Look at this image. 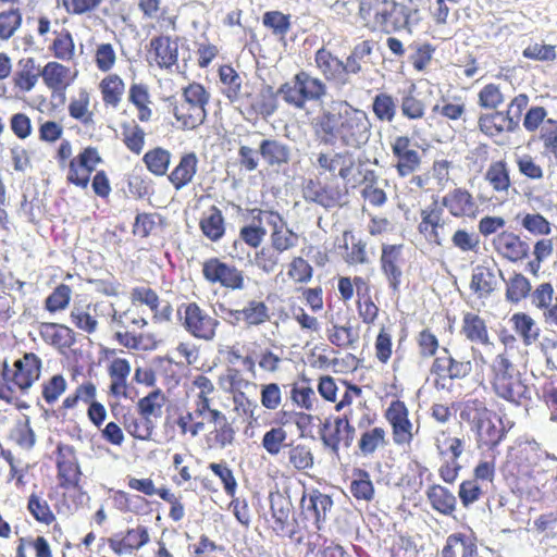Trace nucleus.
<instances>
[{
	"instance_id": "1",
	"label": "nucleus",
	"mask_w": 557,
	"mask_h": 557,
	"mask_svg": "<svg viewBox=\"0 0 557 557\" xmlns=\"http://www.w3.org/2000/svg\"><path fill=\"white\" fill-rule=\"evenodd\" d=\"M311 128L320 144L352 150L366 147L372 135L368 113L347 101L323 109L312 120Z\"/></svg>"
},
{
	"instance_id": "2",
	"label": "nucleus",
	"mask_w": 557,
	"mask_h": 557,
	"mask_svg": "<svg viewBox=\"0 0 557 557\" xmlns=\"http://www.w3.org/2000/svg\"><path fill=\"white\" fill-rule=\"evenodd\" d=\"M418 10L396 0H358V18L361 26L372 34L391 35L401 30L412 32V15Z\"/></svg>"
},
{
	"instance_id": "3",
	"label": "nucleus",
	"mask_w": 557,
	"mask_h": 557,
	"mask_svg": "<svg viewBox=\"0 0 557 557\" xmlns=\"http://www.w3.org/2000/svg\"><path fill=\"white\" fill-rule=\"evenodd\" d=\"M210 98L209 90L201 83L191 82L182 87L177 97L169 99L174 125L183 132L198 129L207 120Z\"/></svg>"
},
{
	"instance_id": "4",
	"label": "nucleus",
	"mask_w": 557,
	"mask_h": 557,
	"mask_svg": "<svg viewBox=\"0 0 557 557\" xmlns=\"http://www.w3.org/2000/svg\"><path fill=\"white\" fill-rule=\"evenodd\" d=\"M460 417L470 424L478 448L493 450L507 435L502 418L487 408L484 399H468Z\"/></svg>"
},
{
	"instance_id": "5",
	"label": "nucleus",
	"mask_w": 557,
	"mask_h": 557,
	"mask_svg": "<svg viewBox=\"0 0 557 557\" xmlns=\"http://www.w3.org/2000/svg\"><path fill=\"white\" fill-rule=\"evenodd\" d=\"M42 360L35 352H25L9 364L3 361L0 373V399L12 404L16 392L26 394L40 379Z\"/></svg>"
},
{
	"instance_id": "6",
	"label": "nucleus",
	"mask_w": 557,
	"mask_h": 557,
	"mask_svg": "<svg viewBox=\"0 0 557 557\" xmlns=\"http://www.w3.org/2000/svg\"><path fill=\"white\" fill-rule=\"evenodd\" d=\"M490 384L494 394L515 405L530 398V391L521 373L504 350L497 354L490 364Z\"/></svg>"
},
{
	"instance_id": "7",
	"label": "nucleus",
	"mask_w": 557,
	"mask_h": 557,
	"mask_svg": "<svg viewBox=\"0 0 557 557\" xmlns=\"http://www.w3.org/2000/svg\"><path fill=\"white\" fill-rule=\"evenodd\" d=\"M327 94L326 85L315 76L301 70L282 84L277 95L296 110H304L308 102H320Z\"/></svg>"
},
{
	"instance_id": "8",
	"label": "nucleus",
	"mask_w": 557,
	"mask_h": 557,
	"mask_svg": "<svg viewBox=\"0 0 557 557\" xmlns=\"http://www.w3.org/2000/svg\"><path fill=\"white\" fill-rule=\"evenodd\" d=\"M417 225L419 236L431 247H442L450 235V220L437 200L422 208Z\"/></svg>"
},
{
	"instance_id": "9",
	"label": "nucleus",
	"mask_w": 557,
	"mask_h": 557,
	"mask_svg": "<svg viewBox=\"0 0 557 557\" xmlns=\"http://www.w3.org/2000/svg\"><path fill=\"white\" fill-rule=\"evenodd\" d=\"M177 315L184 330L193 337L206 342L215 337L220 321L196 301L182 304Z\"/></svg>"
},
{
	"instance_id": "10",
	"label": "nucleus",
	"mask_w": 557,
	"mask_h": 557,
	"mask_svg": "<svg viewBox=\"0 0 557 557\" xmlns=\"http://www.w3.org/2000/svg\"><path fill=\"white\" fill-rule=\"evenodd\" d=\"M383 416L391 428L393 443L398 447H410L420 428L411 421L407 404L399 398L393 399Z\"/></svg>"
},
{
	"instance_id": "11",
	"label": "nucleus",
	"mask_w": 557,
	"mask_h": 557,
	"mask_svg": "<svg viewBox=\"0 0 557 557\" xmlns=\"http://www.w3.org/2000/svg\"><path fill=\"white\" fill-rule=\"evenodd\" d=\"M201 274L207 283L227 290H242L246 286L244 271L219 257L206 259L201 264Z\"/></svg>"
},
{
	"instance_id": "12",
	"label": "nucleus",
	"mask_w": 557,
	"mask_h": 557,
	"mask_svg": "<svg viewBox=\"0 0 557 557\" xmlns=\"http://www.w3.org/2000/svg\"><path fill=\"white\" fill-rule=\"evenodd\" d=\"M393 168L398 177H408L414 174L422 164V156L418 145L408 135H397L391 143Z\"/></svg>"
},
{
	"instance_id": "13",
	"label": "nucleus",
	"mask_w": 557,
	"mask_h": 557,
	"mask_svg": "<svg viewBox=\"0 0 557 557\" xmlns=\"http://www.w3.org/2000/svg\"><path fill=\"white\" fill-rule=\"evenodd\" d=\"M100 163H102V158L97 147L87 146L83 148L63 170L66 173V183L86 189L92 173Z\"/></svg>"
},
{
	"instance_id": "14",
	"label": "nucleus",
	"mask_w": 557,
	"mask_h": 557,
	"mask_svg": "<svg viewBox=\"0 0 557 557\" xmlns=\"http://www.w3.org/2000/svg\"><path fill=\"white\" fill-rule=\"evenodd\" d=\"M257 212L256 219L259 221L263 215L267 224L270 227V245L276 249L281 255L295 249L298 244L300 236L288 227L287 222L284 218L274 210H261L253 209L252 213Z\"/></svg>"
},
{
	"instance_id": "15",
	"label": "nucleus",
	"mask_w": 557,
	"mask_h": 557,
	"mask_svg": "<svg viewBox=\"0 0 557 557\" xmlns=\"http://www.w3.org/2000/svg\"><path fill=\"white\" fill-rule=\"evenodd\" d=\"M58 484L63 490L81 488L82 469L72 445L59 443L55 448Z\"/></svg>"
},
{
	"instance_id": "16",
	"label": "nucleus",
	"mask_w": 557,
	"mask_h": 557,
	"mask_svg": "<svg viewBox=\"0 0 557 557\" xmlns=\"http://www.w3.org/2000/svg\"><path fill=\"white\" fill-rule=\"evenodd\" d=\"M102 541L115 556H131L149 544L150 531L145 524H136L124 531L115 532Z\"/></svg>"
},
{
	"instance_id": "17",
	"label": "nucleus",
	"mask_w": 557,
	"mask_h": 557,
	"mask_svg": "<svg viewBox=\"0 0 557 557\" xmlns=\"http://www.w3.org/2000/svg\"><path fill=\"white\" fill-rule=\"evenodd\" d=\"M320 438L323 445L329 448L333 454L338 455L341 444L348 448L355 437V428L349 421L347 414L335 417L333 420L326 419L322 423L320 431Z\"/></svg>"
},
{
	"instance_id": "18",
	"label": "nucleus",
	"mask_w": 557,
	"mask_h": 557,
	"mask_svg": "<svg viewBox=\"0 0 557 557\" xmlns=\"http://www.w3.org/2000/svg\"><path fill=\"white\" fill-rule=\"evenodd\" d=\"M332 507V497L318 488L304 491L300 498L301 517L304 520L311 522L317 531L322 530Z\"/></svg>"
},
{
	"instance_id": "19",
	"label": "nucleus",
	"mask_w": 557,
	"mask_h": 557,
	"mask_svg": "<svg viewBox=\"0 0 557 557\" xmlns=\"http://www.w3.org/2000/svg\"><path fill=\"white\" fill-rule=\"evenodd\" d=\"M438 203L455 219L474 220L480 213V206L473 194L461 186L448 190Z\"/></svg>"
},
{
	"instance_id": "20",
	"label": "nucleus",
	"mask_w": 557,
	"mask_h": 557,
	"mask_svg": "<svg viewBox=\"0 0 557 557\" xmlns=\"http://www.w3.org/2000/svg\"><path fill=\"white\" fill-rule=\"evenodd\" d=\"M315 165L320 174L329 173L349 182L356 166V160L348 150L321 151L317 154Z\"/></svg>"
},
{
	"instance_id": "21",
	"label": "nucleus",
	"mask_w": 557,
	"mask_h": 557,
	"mask_svg": "<svg viewBox=\"0 0 557 557\" xmlns=\"http://www.w3.org/2000/svg\"><path fill=\"white\" fill-rule=\"evenodd\" d=\"M445 356L433 359L430 372L433 375L450 380H463L473 371L472 360L467 357L456 358L450 355L448 348H443Z\"/></svg>"
},
{
	"instance_id": "22",
	"label": "nucleus",
	"mask_w": 557,
	"mask_h": 557,
	"mask_svg": "<svg viewBox=\"0 0 557 557\" xmlns=\"http://www.w3.org/2000/svg\"><path fill=\"white\" fill-rule=\"evenodd\" d=\"M129 300L133 306L141 305L148 307L152 312V320L156 323L170 322L173 315V307L170 302L162 301L159 294L149 286H135L131 289Z\"/></svg>"
},
{
	"instance_id": "23",
	"label": "nucleus",
	"mask_w": 557,
	"mask_h": 557,
	"mask_svg": "<svg viewBox=\"0 0 557 557\" xmlns=\"http://www.w3.org/2000/svg\"><path fill=\"white\" fill-rule=\"evenodd\" d=\"M403 244H383L380 258L381 271L393 292H398L403 277Z\"/></svg>"
},
{
	"instance_id": "24",
	"label": "nucleus",
	"mask_w": 557,
	"mask_h": 557,
	"mask_svg": "<svg viewBox=\"0 0 557 557\" xmlns=\"http://www.w3.org/2000/svg\"><path fill=\"white\" fill-rule=\"evenodd\" d=\"M148 58L160 69L169 70L178 61V39L169 35H158L150 39Z\"/></svg>"
},
{
	"instance_id": "25",
	"label": "nucleus",
	"mask_w": 557,
	"mask_h": 557,
	"mask_svg": "<svg viewBox=\"0 0 557 557\" xmlns=\"http://www.w3.org/2000/svg\"><path fill=\"white\" fill-rule=\"evenodd\" d=\"M304 198L325 209L339 206L346 191L338 185L322 184L318 180H308L302 188Z\"/></svg>"
},
{
	"instance_id": "26",
	"label": "nucleus",
	"mask_w": 557,
	"mask_h": 557,
	"mask_svg": "<svg viewBox=\"0 0 557 557\" xmlns=\"http://www.w3.org/2000/svg\"><path fill=\"white\" fill-rule=\"evenodd\" d=\"M478 129L488 138H496L505 133L516 132L518 120L513 119L508 111L493 110L479 115Z\"/></svg>"
},
{
	"instance_id": "27",
	"label": "nucleus",
	"mask_w": 557,
	"mask_h": 557,
	"mask_svg": "<svg viewBox=\"0 0 557 557\" xmlns=\"http://www.w3.org/2000/svg\"><path fill=\"white\" fill-rule=\"evenodd\" d=\"M42 75L41 66L34 57H23L16 62L11 82L13 89L23 95L30 92Z\"/></svg>"
},
{
	"instance_id": "28",
	"label": "nucleus",
	"mask_w": 557,
	"mask_h": 557,
	"mask_svg": "<svg viewBox=\"0 0 557 557\" xmlns=\"http://www.w3.org/2000/svg\"><path fill=\"white\" fill-rule=\"evenodd\" d=\"M209 421L213 429L206 434V443L211 449H224L235 442L236 431L227 417L219 409L209 413Z\"/></svg>"
},
{
	"instance_id": "29",
	"label": "nucleus",
	"mask_w": 557,
	"mask_h": 557,
	"mask_svg": "<svg viewBox=\"0 0 557 557\" xmlns=\"http://www.w3.org/2000/svg\"><path fill=\"white\" fill-rule=\"evenodd\" d=\"M493 247L500 257L513 263L523 261L530 252L529 244L508 231H503L494 237Z\"/></svg>"
},
{
	"instance_id": "30",
	"label": "nucleus",
	"mask_w": 557,
	"mask_h": 557,
	"mask_svg": "<svg viewBox=\"0 0 557 557\" xmlns=\"http://www.w3.org/2000/svg\"><path fill=\"white\" fill-rule=\"evenodd\" d=\"M137 7L143 20L156 21L160 29H177L178 15L163 3V0H138Z\"/></svg>"
},
{
	"instance_id": "31",
	"label": "nucleus",
	"mask_w": 557,
	"mask_h": 557,
	"mask_svg": "<svg viewBox=\"0 0 557 557\" xmlns=\"http://www.w3.org/2000/svg\"><path fill=\"white\" fill-rule=\"evenodd\" d=\"M243 106L249 115L267 119L277 109V92L275 94L271 86L262 87L257 92H246Z\"/></svg>"
},
{
	"instance_id": "32",
	"label": "nucleus",
	"mask_w": 557,
	"mask_h": 557,
	"mask_svg": "<svg viewBox=\"0 0 557 557\" xmlns=\"http://www.w3.org/2000/svg\"><path fill=\"white\" fill-rule=\"evenodd\" d=\"M536 470L519 469L513 463H506V480L513 493L520 497L531 498L540 493Z\"/></svg>"
},
{
	"instance_id": "33",
	"label": "nucleus",
	"mask_w": 557,
	"mask_h": 557,
	"mask_svg": "<svg viewBox=\"0 0 557 557\" xmlns=\"http://www.w3.org/2000/svg\"><path fill=\"white\" fill-rule=\"evenodd\" d=\"M37 331L45 344L60 351L71 348L76 342L75 332L62 323L40 322Z\"/></svg>"
},
{
	"instance_id": "34",
	"label": "nucleus",
	"mask_w": 557,
	"mask_h": 557,
	"mask_svg": "<svg viewBox=\"0 0 557 557\" xmlns=\"http://www.w3.org/2000/svg\"><path fill=\"white\" fill-rule=\"evenodd\" d=\"M293 416L298 417L300 420L310 421L311 416L304 412H287L283 411L281 416V424L276 426H272L268 430L261 440V445L263 449L271 456H277L282 449L287 448L288 444L286 443L288 434L284 429V424L288 422V418Z\"/></svg>"
},
{
	"instance_id": "35",
	"label": "nucleus",
	"mask_w": 557,
	"mask_h": 557,
	"mask_svg": "<svg viewBox=\"0 0 557 557\" xmlns=\"http://www.w3.org/2000/svg\"><path fill=\"white\" fill-rule=\"evenodd\" d=\"M199 159L194 151L185 152L180 157L178 162L168 173V181L178 191L189 185L198 172Z\"/></svg>"
},
{
	"instance_id": "36",
	"label": "nucleus",
	"mask_w": 557,
	"mask_h": 557,
	"mask_svg": "<svg viewBox=\"0 0 557 557\" xmlns=\"http://www.w3.org/2000/svg\"><path fill=\"white\" fill-rule=\"evenodd\" d=\"M460 334L471 344L481 346L491 344L487 322L476 312L462 313Z\"/></svg>"
},
{
	"instance_id": "37",
	"label": "nucleus",
	"mask_w": 557,
	"mask_h": 557,
	"mask_svg": "<svg viewBox=\"0 0 557 557\" xmlns=\"http://www.w3.org/2000/svg\"><path fill=\"white\" fill-rule=\"evenodd\" d=\"M456 547H461V557H482L474 532H455L446 537L440 557H456Z\"/></svg>"
},
{
	"instance_id": "38",
	"label": "nucleus",
	"mask_w": 557,
	"mask_h": 557,
	"mask_svg": "<svg viewBox=\"0 0 557 557\" xmlns=\"http://www.w3.org/2000/svg\"><path fill=\"white\" fill-rule=\"evenodd\" d=\"M131 363L126 358L114 357L107 367L110 377L109 394L115 398L127 397V379L131 374Z\"/></svg>"
},
{
	"instance_id": "39",
	"label": "nucleus",
	"mask_w": 557,
	"mask_h": 557,
	"mask_svg": "<svg viewBox=\"0 0 557 557\" xmlns=\"http://www.w3.org/2000/svg\"><path fill=\"white\" fill-rule=\"evenodd\" d=\"M483 178L492 190L500 196H508L512 187L510 168L505 159L492 161Z\"/></svg>"
},
{
	"instance_id": "40",
	"label": "nucleus",
	"mask_w": 557,
	"mask_h": 557,
	"mask_svg": "<svg viewBox=\"0 0 557 557\" xmlns=\"http://www.w3.org/2000/svg\"><path fill=\"white\" fill-rule=\"evenodd\" d=\"M40 76L46 87L52 91H64L74 81L75 75L69 66L58 60L47 62L41 67Z\"/></svg>"
},
{
	"instance_id": "41",
	"label": "nucleus",
	"mask_w": 557,
	"mask_h": 557,
	"mask_svg": "<svg viewBox=\"0 0 557 557\" xmlns=\"http://www.w3.org/2000/svg\"><path fill=\"white\" fill-rule=\"evenodd\" d=\"M258 152L264 163L271 168L288 164L292 159L290 147L276 138L262 139Z\"/></svg>"
},
{
	"instance_id": "42",
	"label": "nucleus",
	"mask_w": 557,
	"mask_h": 557,
	"mask_svg": "<svg viewBox=\"0 0 557 557\" xmlns=\"http://www.w3.org/2000/svg\"><path fill=\"white\" fill-rule=\"evenodd\" d=\"M106 74L98 84L101 100L106 108L116 109L123 100L126 84L117 73Z\"/></svg>"
},
{
	"instance_id": "43",
	"label": "nucleus",
	"mask_w": 557,
	"mask_h": 557,
	"mask_svg": "<svg viewBox=\"0 0 557 557\" xmlns=\"http://www.w3.org/2000/svg\"><path fill=\"white\" fill-rule=\"evenodd\" d=\"M314 63L326 81L344 84V62L325 47L315 51Z\"/></svg>"
},
{
	"instance_id": "44",
	"label": "nucleus",
	"mask_w": 557,
	"mask_h": 557,
	"mask_svg": "<svg viewBox=\"0 0 557 557\" xmlns=\"http://www.w3.org/2000/svg\"><path fill=\"white\" fill-rule=\"evenodd\" d=\"M124 430L135 440L148 442L152 438L156 428L152 419H148L137 409L136 411H127L122 416L121 421Z\"/></svg>"
},
{
	"instance_id": "45",
	"label": "nucleus",
	"mask_w": 557,
	"mask_h": 557,
	"mask_svg": "<svg viewBox=\"0 0 557 557\" xmlns=\"http://www.w3.org/2000/svg\"><path fill=\"white\" fill-rule=\"evenodd\" d=\"M199 228L210 242L221 240L226 233V223L222 210L214 205L209 207L199 220Z\"/></svg>"
},
{
	"instance_id": "46",
	"label": "nucleus",
	"mask_w": 557,
	"mask_h": 557,
	"mask_svg": "<svg viewBox=\"0 0 557 557\" xmlns=\"http://www.w3.org/2000/svg\"><path fill=\"white\" fill-rule=\"evenodd\" d=\"M127 100L137 111V119L141 123H147L152 117V100L150 90L145 83L131 84L127 91Z\"/></svg>"
},
{
	"instance_id": "47",
	"label": "nucleus",
	"mask_w": 557,
	"mask_h": 557,
	"mask_svg": "<svg viewBox=\"0 0 557 557\" xmlns=\"http://www.w3.org/2000/svg\"><path fill=\"white\" fill-rule=\"evenodd\" d=\"M271 529L278 536L288 533L289 516L292 510L290 502L281 494L270 495Z\"/></svg>"
},
{
	"instance_id": "48",
	"label": "nucleus",
	"mask_w": 557,
	"mask_h": 557,
	"mask_svg": "<svg viewBox=\"0 0 557 557\" xmlns=\"http://www.w3.org/2000/svg\"><path fill=\"white\" fill-rule=\"evenodd\" d=\"M48 51L58 61H73L76 55V47L71 30L67 28L54 30L53 38L48 45Z\"/></svg>"
},
{
	"instance_id": "49",
	"label": "nucleus",
	"mask_w": 557,
	"mask_h": 557,
	"mask_svg": "<svg viewBox=\"0 0 557 557\" xmlns=\"http://www.w3.org/2000/svg\"><path fill=\"white\" fill-rule=\"evenodd\" d=\"M326 337L331 345L339 349L355 348L360 341L358 329L352 326L349 321L345 324L332 323L326 329Z\"/></svg>"
},
{
	"instance_id": "50",
	"label": "nucleus",
	"mask_w": 557,
	"mask_h": 557,
	"mask_svg": "<svg viewBox=\"0 0 557 557\" xmlns=\"http://www.w3.org/2000/svg\"><path fill=\"white\" fill-rule=\"evenodd\" d=\"M71 323L79 331L86 334L97 332L99 322L96 314V305L74 304L70 311Z\"/></svg>"
},
{
	"instance_id": "51",
	"label": "nucleus",
	"mask_w": 557,
	"mask_h": 557,
	"mask_svg": "<svg viewBox=\"0 0 557 557\" xmlns=\"http://www.w3.org/2000/svg\"><path fill=\"white\" fill-rule=\"evenodd\" d=\"M114 339L125 348L144 351L154 350L160 344L152 332H115Z\"/></svg>"
},
{
	"instance_id": "52",
	"label": "nucleus",
	"mask_w": 557,
	"mask_h": 557,
	"mask_svg": "<svg viewBox=\"0 0 557 557\" xmlns=\"http://www.w3.org/2000/svg\"><path fill=\"white\" fill-rule=\"evenodd\" d=\"M425 495L435 511L444 516H453L456 511V496L447 487L440 484H432L428 487Z\"/></svg>"
},
{
	"instance_id": "53",
	"label": "nucleus",
	"mask_w": 557,
	"mask_h": 557,
	"mask_svg": "<svg viewBox=\"0 0 557 557\" xmlns=\"http://www.w3.org/2000/svg\"><path fill=\"white\" fill-rule=\"evenodd\" d=\"M544 451L535 442H528L520 445L516 453L510 456L506 463H513L519 469L536 470L543 460Z\"/></svg>"
},
{
	"instance_id": "54",
	"label": "nucleus",
	"mask_w": 557,
	"mask_h": 557,
	"mask_svg": "<svg viewBox=\"0 0 557 557\" xmlns=\"http://www.w3.org/2000/svg\"><path fill=\"white\" fill-rule=\"evenodd\" d=\"M515 333L521 338L524 346H531L540 338L541 330L535 320L527 312H516L510 318Z\"/></svg>"
},
{
	"instance_id": "55",
	"label": "nucleus",
	"mask_w": 557,
	"mask_h": 557,
	"mask_svg": "<svg viewBox=\"0 0 557 557\" xmlns=\"http://www.w3.org/2000/svg\"><path fill=\"white\" fill-rule=\"evenodd\" d=\"M91 97L88 90L81 89L76 97H72L69 106V115L84 126L95 124V113L90 110Z\"/></svg>"
},
{
	"instance_id": "56",
	"label": "nucleus",
	"mask_w": 557,
	"mask_h": 557,
	"mask_svg": "<svg viewBox=\"0 0 557 557\" xmlns=\"http://www.w3.org/2000/svg\"><path fill=\"white\" fill-rule=\"evenodd\" d=\"M497 287V278L492 268L478 265L474 268L470 289L479 298H487Z\"/></svg>"
},
{
	"instance_id": "57",
	"label": "nucleus",
	"mask_w": 557,
	"mask_h": 557,
	"mask_svg": "<svg viewBox=\"0 0 557 557\" xmlns=\"http://www.w3.org/2000/svg\"><path fill=\"white\" fill-rule=\"evenodd\" d=\"M219 79L222 84L221 92L230 102H237L242 97V77L230 64H222L218 69Z\"/></svg>"
},
{
	"instance_id": "58",
	"label": "nucleus",
	"mask_w": 557,
	"mask_h": 557,
	"mask_svg": "<svg viewBox=\"0 0 557 557\" xmlns=\"http://www.w3.org/2000/svg\"><path fill=\"white\" fill-rule=\"evenodd\" d=\"M171 160V151L160 146L149 149L143 156L147 171L154 176L168 175Z\"/></svg>"
},
{
	"instance_id": "59",
	"label": "nucleus",
	"mask_w": 557,
	"mask_h": 557,
	"mask_svg": "<svg viewBox=\"0 0 557 557\" xmlns=\"http://www.w3.org/2000/svg\"><path fill=\"white\" fill-rule=\"evenodd\" d=\"M505 298L511 305H518L531 297L533 290L530 280L519 272H513L505 282Z\"/></svg>"
},
{
	"instance_id": "60",
	"label": "nucleus",
	"mask_w": 557,
	"mask_h": 557,
	"mask_svg": "<svg viewBox=\"0 0 557 557\" xmlns=\"http://www.w3.org/2000/svg\"><path fill=\"white\" fill-rule=\"evenodd\" d=\"M111 321L123 330L122 332H136L148 325V320L134 307L123 311L113 310Z\"/></svg>"
},
{
	"instance_id": "61",
	"label": "nucleus",
	"mask_w": 557,
	"mask_h": 557,
	"mask_svg": "<svg viewBox=\"0 0 557 557\" xmlns=\"http://www.w3.org/2000/svg\"><path fill=\"white\" fill-rule=\"evenodd\" d=\"M244 325L246 329L259 327L270 322V308L263 300L251 299L243 308Z\"/></svg>"
},
{
	"instance_id": "62",
	"label": "nucleus",
	"mask_w": 557,
	"mask_h": 557,
	"mask_svg": "<svg viewBox=\"0 0 557 557\" xmlns=\"http://www.w3.org/2000/svg\"><path fill=\"white\" fill-rule=\"evenodd\" d=\"M290 400L300 409L311 411L317 401L315 393L311 386L310 379L302 376L299 382L290 385Z\"/></svg>"
},
{
	"instance_id": "63",
	"label": "nucleus",
	"mask_w": 557,
	"mask_h": 557,
	"mask_svg": "<svg viewBox=\"0 0 557 557\" xmlns=\"http://www.w3.org/2000/svg\"><path fill=\"white\" fill-rule=\"evenodd\" d=\"M371 110L377 121L392 123L397 114V100L392 94L379 92L372 99Z\"/></svg>"
},
{
	"instance_id": "64",
	"label": "nucleus",
	"mask_w": 557,
	"mask_h": 557,
	"mask_svg": "<svg viewBox=\"0 0 557 557\" xmlns=\"http://www.w3.org/2000/svg\"><path fill=\"white\" fill-rule=\"evenodd\" d=\"M281 253L270 244L256 249L251 263L260 272L272 274L281 264Z\"/></svg>"
}]
</instances>
